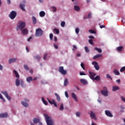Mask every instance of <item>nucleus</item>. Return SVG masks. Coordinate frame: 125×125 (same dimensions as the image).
Wrapping results in <instances>:
<instances>
[{"instance_id": "4d7b16f0", "label": "nucleus", "mask_w": 125, "mask_h": 125, "mask_svg": "<svg viewBox=\"0 0 125 125\" xmlns=\"http://www.w3.org/2000/svg\"><path fill=\"white\" fill-rule=\"evenodd\" d=\"M121 100H122V101H123V102L125 103V97L121 96Z\"/></svg>"}, {"instance_id": "a19ab883", "label": "nucleus", "mask_w": 125, "mask_h": 125, "mask_svg": "<svg viewBox=\"0 0 125 125\" xmlns=\"http://www.w3.org/2000/svg\"><path fill=\"white\" fill-rule=\"evenodd\" d=\"M89 32L91 34H96V32H95V31H94V30H93L92 29L89 30Z\"/></svg>"}, {"instance_id": "f704fd0d", "label": "nucleus", "mask_w": 125, "mask_h": 125, "mask_svg": "<svg viewBox=\"0 0 125 125\" xmlns=\"http://www.w3.org/2000/svg\"><path fill=\"white\" fill-rule=\"evenodd\" d=\"M47 55H48V54L46 53L44 54L43 57L44 60H46V59H47Z\"/></svg>"}, {"instance_id": "ddd939ff", "label": "nucleus", "mask_w": 125, "mask_h": 125, "mask_svg": "<svg viewBox=\"0 0 125 125\" xmlns=\"http://www.w3.org/2000/svg\"><path fill=\"white\" fill-rule=\"evenodd\" d=\"M21 33L23 35H28V33H29V31L27 28H24L22 29Z\"/></svg>"}, {"instance_id": "e433bc0d", "label": "nucleus", "mask_w": 125, "mask_h": 125, "mask_svg": "<svg viewBox=\"0 0 125 125\" xmlns=\"http://www.w3.org/2000/svg\"><path fill=\"white\" fill-rule=\"evenodd\" d=\"M53 31L56 32V34H57V35L59 34V29L57 28H54Z\"/></svg>"}, {"instance_id": "b1692460", "label": "nucleus", "mask_w": 125, "mask_h": 125, "mask_svg": "<svg viewBox=\"0 0 125 125\" xmlns=\"http://www.w3.org/2000/svg\"><path fill=\"white\" fill-rule=\"evenodd\" d=\"M123 48H124V47H123L122 46H120L116 48V50L118 52H120V51H122V50H123Z\"/></svg>"}, {"instance_id": "a211bd4d", "label": "nucleus", "mask_w": 125, "mask_h": 125, "mask_svg": "<svg viewBox=\"0 0 125 125\" xmlns=\"http://www.w3.org/2000/svg\"><path fill=\"white\" fill-rule=\"evenodd\" d=\"M71 96L74 100H76L77 102H78V99L77 98V95H76L75 93H71Z\"/></svg>"}, {"instance_id": "4c0bfd02", "label": "nucleus", "mask_w": 125, "mask_h": 125, "mask_svg": "<svg viewBox=\"0 0 125 125\" xmlns=\"http://www.w3.org/2000/svg\"><path fill=\"white\" fill-rule=\"evenodd\" d=\"M52 9L53 12H56V11H57V8H56V7L55 6H52Z\"/></svg>"}, {"instance_id": "680f3d73", "label": "nucleus", "mask_w": 125, "mask_h": 125, "mask_svg": "<svg viewBox=\"0 0 125 125\" xmlns=\"http://www.w3.org/2000/svg\"><path fill=\"white\" fill-rule=\"evenodd\" d=\"M24 81H22V80H21V86L23 87L24 86Z\"/></svg>"}, {"instance_id": "393cba45", "label": "nucleus", "mask_w": 125, "mask_h": 125, "mask_svg": "<svg viewBox=\"0 0 125 125\" xmlns=\"http://www.w3.org/2000/svg\"><path fill=\"white\" fill-rule=\"evenodd\" d=\"M16 86H19L20 85V80L19 79L16 80Z\"/></svg>"}, {"instance_id": "4468645a", "label": "nucleus", "mask_w": 125, "mask_h": 125, "mask_svg": "<svg viewBox=\"0 0 125 125\" xmlns=\"http://www.w3.org/2000/svg\"><path fill=\"white\" fill-rule=\"evenodd\" d=\"M80 83L85 85L87 84V83H88L87 81L86 80L83 79H82L80 80Z\"/></svg>"}, {"instance_id": "6ab92c4d", "label": "nucleus", "mask_w": 125, "mask_h": 125, "mask_svg": "<svg viewBox=\"0 0 125 125\" xmlns=\"http://www.w3.org/2000/svg\"><path fill=\"white\" fill-rule=\"evenodd\" d=\"M7 113H4L0 114V118H7Z\"/></svg>"}, {"instance_id": "dca6fc26", "label": "nucleus", "mask_w": 125, "mask_h": 125, "mask_svg": "<svg viewBox=\"0 0 125 125\" xmlns=\"http://www.w3.org/2000/svg\"><path fill=\"white\" fill-rule=\"evenodd\" d=\"M20 7L22 11H26V10L25 9V4L21 3L20 4Z\"/></svg>"}, {"instance_id": "c03bdc74", "label": "nucleus", "mask_w": 125, "mask_h": 125, "mask_svg": "<svg viewBox=\"0 0 125 125\" xmlns=\"http://www.w3.org/2000/svg\"><path fill=\"white\" fill-rule=\"evenodd\" d=\"M53 101H55L54 100H52V101H51L49 100V99H48V102L51 105H52L53 104Z\"/></svg>"}, {"instance_id": "7ed1b4c3", "label": "nucleus", "mask_w": 125, "mask_h": 125, "mask_svg": "<svg viewBox=\"0 0 125 125\" xmlns=\"http://www.w3.org/2000/svg\"><path fill=\"white\" fill-rule=\"evenodd\" d=\"M43 33V31H42L41 28H38L36 29L35 36L36 37H41V36H42Z\"/></svg>"}, {"instance_id": "09e8293b", "label": "nucleus", "mask_w": 125, "mask_h": 125, "mask_svg": "<svg viewBox=\"0 0 125 125\" xmlns=\"http://www.w3.org/2000/svg\"><path fill=\"white\" fill-rule=\"evenodd\" d=\"M61 25L62 27H65V21H62Z\"/></svg>"}, {"instance_id": "473e14b6", "label": "nucleus", "mask_w": 125, "mask_h": 125, "mask_svg": "<svg viewBox=\"0 0 125 125\" xmlns=\"http://www.w3.org/2000/svg\"><path fill=\"white\" fill-rule=\"evenodd\" d=\"M42 100L43 103V104H44V105H47L48 104V103H47V102H46V101L44 100V99L43 98V97L42 98Z\"/></svg>"}, {"instance_id": "a878e982", "label": "nucleus", "mask_w": 125, "mask_h": 125, "mask_svg": "<svg viewBox=\"0 0 125 125\" xmlns=\"http://www.w3.org/2000/svg\"><path fill=\"white\" fill-rule=\"evenodd\" d=\"M99 57H102V55L97 54L93 57V59H97V58H99Z\"/></svg>"}, {"instance_id": "f257e3e1", "label": "nucleus", "mask_w": 125, "mask_h": 125, "mask_svg": "<svg viewBox=\"0 0 125 125\" xmlns=\"http://www.w3.org/2000/svg\"><path fill=\"white\" fill-rule=\"evenodd\" d=\"M44 117L47 125H54V121L47 114H44Z\"/></svg>"}, {"instance_id": "2f4dec72", "label": "nucleus", "mask_w": 125, "mask_h": 125, "mask_svg": "<svg viewBox=\"0 0 125 125\" xmlns=\"http://www.w3.org/2000/svg\"><path fill=\"white\" fill-rule=\"evenodd\" d=\"M64 110V104H61L60 107V110L63 111Z\"/></svg>"}, {"instance_id": "6e6d98bb", "label": "nucleus", "mask_w": 125, "mask_h": 125, "mask_svg": "<svg viewBox=\"0 0 125 125\" xmlns=\"http://www.w3.org/2000/svg\"><path fill=\"white\" fill-rule=\"evenodd\" d=\"M80 76H85V75H86V74L83 72H81L80 73Z\"/></svg>"}, {"instance_id": "bb28decb", "label": "nucleus", "mask_w": 125, "mask_h": 125, "mask_svg": "<svg viewBox=\"0 0 125 125\" xmlns=\"http://www.w3.org/2000/svg\"><path fill=\"white\" fill-rule=\"evenodd\" d=\"M113 73L116 75V76H119L120 75V72H119V70L118 69H114L113 71Z\"/></svg>"}, {"instance_id": "052dcab7", "label": "nucleus", "mask_w": 125, "mask_h": 125, "mask_svg": "<svg viewBox=\"0 0 125 125\" xmlns=\"http://www.w3.org/2000/svg\"><path fill=\"white\" fill-rule=\"evenodd\" d=\"M54 47L56 49H58V46L57 45H56L55 44H54Z\"/></svg>"}, {"instance_id": "79ce46f5", "label": "nucleus", "mask_w": 125, "mask_h": 125, "mask_svg": "<svg viewBox=\"0 0 125 125\" xmlns=\"http://www.w3.org/2000/svg\"><path fill=\"white\" fill-rule=\"evenodd\" d=\"M125 70V66H123L122 67L121 69H120V72L122 73L123 72H124V71Z\"/></svg>"}, {"instance_id": "3c124183", "label": "nucleus", "mask_w": 125, "mask_h": 125, "mask_svg": "<svg viewBox=\"0 0 125 125\" xmlns=\"http://www.w3.org/2000/svg\"><path fill=\"white\" fill-rule=\"evenodd\" d=\"M85 50L86 52H89V49L87 46H85Z\"/></svg>"}, {"instance_id": "774afa93", "label": "nucleus", "mask_w": 125, "mask_h": 125, "mask_svg": "<svg viewBox=\"0 0 125 125\" xmlns=\"http://www.w3.org/2000/svg\"><path fill=\"white\" fill-rule=\"evenodd\" d=\"M89 39H94V37L92 36H89Z\"/></svg>"}, {"instance_id": "49530a36", "label": "nucleus", "mask_w": 125, "mask_h": 125, "mask_svg": "<svg viewBox=\"0 0 125 125\" xmlns=\"http://www.w3.org/2000/svg\"><path fill=\"white\" fill-rule=\"evenodd\" d=\"M49 37H50V39L51 40H52L53 39V34L52 33L50 34Z\"/></svg>"}, {"instance_id": "f03ea898", "label": "nucleus", "mask_w": 125, "mask_h": 125, "mask_svg": "<svg viewBox=\"0 0 125 125\" xmlns=\"http://www.w3.org/2000/svg\"><path fill=\"white\" fill-rule=\"evenodd\" d=\"M101 93L105 97L108 96V90H107V87L106 86L103 87V90H101Z\"/></svg>"}, {"instance_id": "37998d69", "label": "nucleus", "mask_w": 125, "mask_h": 125, "mask_svg": "<svg viewBox=\"0 0 125 125\" xmlns=\"http://www.w3.org/2000/svg\"><path fill=\"white\" fill-rule=\"evenodd\" d=\"M75 32L76 33V34H79V33H80V29H79V28H76L75 29Z\"/></svg>"}, {"instance_id": "72a5a7b5", "label": "nucleus", "mask_w": 125, "mask_h": 125, "mask_svg": "<svg viewBox=\"0 0 125 125\" xmlns=\"http://www.w3.org/2000/svg\"><path fill=\"white\" fill-rule=\"evenodd\" d=\"M91 18V13L88 14V17L85 16V19H90Z\"/></svg>"}, {"instance_id": "603ef678", "label": "nucleus", "mask_w": 125, "mask_h": 125, "mask_svg": "<svg viewBox=\"0 0 125 125\" xmlns=\"http://www.w3.org/2000/svg\"><path fill=\"white\" fill-rule=\"evenodd\" d=\"M0 99H1L4 102H5V100H4L3 97H2V95H1L0 94Z\"/></svg>"}, {"instance_id": "ea45409f", "label": "nucleus", "mask_w": 125, "mask_h": 125, "mask_svg": "<svg viewBox=\"0 0 125 125\" xmlns=\"http://www.w3.org/2000/svg\"><path fill=\"white\" fill-rule=\"evenodd\" d=\"M34 58L37 59V60H41V56H35Z\"/></svg>"}, {"instance_id": "f3484780", "label": "nucleus", "mask_w": 125, "mask_h": 125, "mask_svg": "<svg viewBox=\"0 0 125 125\" xmlns=\"http://www.w3.org/2000/svg\"><path fill=\"white\" fill-rule=\"evenodd\" d=\"M26 82L28 83H31V82H33V77H28L26 78Z\"/></svg>"}, {"instance_id": "c85d7f7f", "label": "nucleus", "mask_w": 125, "mask_h": 125, "mask_svg": "<svg viewBox=\"0 0 125 125\" xmlns=\"http://www.w3.org/2000/svg\"><path fill=\"white\" fill-rule=\"evenodd\" d=\"M32 21L34 24L37 23V19L35 17H32Z\"/></svg>"}, {"instance_id": "20e7f679", "label": "nucleus", "mask_w": 125, "mask_h": 125, "mask_svg": "<svg viewBox=\"0 0 125 125\" xmlns=\"http://www.w3.org/2000/svg\"><path fill=\"white\" fill-rule=\"evenodd\" d=\"M17 15V13H16L15 11H12L9 14V17L12 20H13L16 17Z\"/></svg>"}, {"instance_id": "a18cd8bd", "label": "nucleus", "mask_w": 125, "mask_h": 125, "mask_svg": "<svg viewBox=\"0 0 125 125\" xmlns=\"http://www.w3.org/2000/svg\"><path fill=\"white\" fill-rule=\"evenodd\" d=\"M24 68L25 70H26V71H28V70H29V67L26 64L24 65Z\"/></svg>"}, {"instance_id": "cd10ccee", "label": "nucleus", "mask_w": 125, "mask_h": 125, "mask_svg": "<svg viewBox=\"0 0 125 125\" xmlns=\"http://www.w3.org/2000/svg\"><path fill=\"white\" fill-rule=\"evenodd\" d=\"M93 81H97L98 82L99 81H100V77L99 76H96L93 79Z\"/></svg>"}, {"instance_id": "de8ad7c7", "label": "nucleus", "mask_w": 125, "mask_h": 125, "mask_svg": "<svg viewBox=\"0 0 125 125\" xmlns=\"http://www.w3.org/2000/svg\"><path fill=\"white\" fill-rule=\"evenodd\" d=\"M81 66L82 68H83V70H85V68H84V64L83 63H81Z\"/></svg>"}, {"instance_id": "423d86ee", "label": "nucleus", "mask_w": 125, "mask_h": 125, "mask_svg": "<svg viewBox=\"0 0 125 125\" xmlns=\"http://www.w3.org/2000/svg\"><path fill=\"white\" fill-rule=\"evenodd\" d=\"M25 27H26V23L24 22H21L18 26V28H19L21 30H23Z\"/></svg>"}, {"instance_id": "9b49d317", "label": "nucleus", "mask_w": 125, "mask_h": 125, "mask_svg": "<svg viewBox=\"0 0 125 125\" xmlns=\"http://www.w3.org/2000/svg\"><path fill=\"white\" fill-rule=\"evenodd\" d=\"M90 115V117L91 119H94V120H96V117H95V113L93 112V111H90V113H88Z\"/></svg>"}, {"instance_id": "5fc2aeb1", "label": "nucleus", "mask_w": 125, "mask_h": 125, "mask_svg": "<svg viewBox=\"0 0 125 125\" xmlns=\"http://www.w3.org/2000/svg\"><path fill=\"white\" fill-rule=\"evenodd\" d=\"M88 42L90 44H93V42L92 41V40H89Z\"/></svg>"}, {"instance_id": "c756f323", "label": "nucleus", "mask_w": 125, "mask_h": 125, "mask_svg": "<svg viewBox=\"0 0 125 125\" xmlns=\"http://www.w3.org/2000/svg\"><path fill=\"white\" fill-rule=\"evenodd\" d=\"M94 50L98 51V52H99V53H101L102 52V50L101 49L98 48L97 47L95 48Z\"/></svg>"}, {"instance_id": "2eb2a0df", "label": "nucleus", "mask_w": 125, "mask_h": 125, "mask_svg": "<svg viewBox=\"0 0 125 125\" xmlns=\"http://www.w3.org/2000/svg\"><path fill=\"white\" fill-rule=\"evenodd\" d=\"M17 61V59L16 58H12L9 60L8 62H9V64H11V63H14V62H15Z\"/></svg>"}, {"instance_id": "bf43d9fd", "label": "nucleus", "mask_w": 125, "mask_h": 125, "mask_svg": "<svg viewBox=\"0 0 125 125\" xmlns=\"http://www.w3.org/2000/svg\"><path fill=\"white\" fill-rule=\"evenodd\" d=\"M53 105L55 106V107H57V104H56V103L55 102V101H53Z\"/></svg>"}, {"instance_id": "c9c22d12", "label": "nucleus", "mask_w": 125, "mask_h": 125, "mask_svg": "<svg viewBox=\"0 0 125 125\" xmlns=\"http://www.w3.org/2000/svg\"><path fill=\"white\" fill-rule=\"evenodd\" d=\"M74 9L76 11H80V7L78 6H74Z\"/></svg>"}, {"instance_id": "4be33fe9", "label": "nucleus", "mask_w": 125, "mask_h": 125, "mask_svg": "<svg viewBox=\"0 0 125 125\" xmlns=\"http://www.w3.org/2000/svg\"><path fill=\"white\" fill-rule=\"evenodd\" d=\"M119 89H120V87H119L118 86H113L112 87L113 91H116L117 90H119Z\"/></svg>"}, {"instance_id": "9d476101", "label": "nucleus", "mask_w": 125, "mask_h": 125, "mask_svg": "<svg viewBox=\"0 0 125 125\" xmlns=\"http://www.w3.org/2000/svg\"><path fill=\"white\" fill-rule=\"evenodd\" d=\"M1 93L4 95V96H5V97L7 98V99H8V100H9V101H10V100H11V98L8 96V93H7V92L2 91Z\"/></svg>"}, {"instance_id": "39448f33", "label": "nucleus", "mask_w": 125, "mask_h": 125, "mask_svg": "<svg viewBox=\"0 0 125 125\" xmlns=\"http://www.w3.org/2000/svg\"><path fill=\"white\" fill-rule=\"evenodd\" d=\"M59 72L62 74V75H67V71L64 70V67L60 66L59 69Z\"/></svg>"}, {"instance_id": "69168bd1", "label": "nucleus", "mask_w": 125, "mask_h": 125, "mask_svg": "<svg viewBox=\"0 0 125 125\" xmlns=\"http://www.w3.org/2000/svg\"><path fill=\"white\" fill-rule=\"evenodd\" d=\"M54 41L55 42H57V37H55L54 38Z\"/></svg>"}, {"instance_id": "0eeeda50", "label": "nucleus", "mask_w": 125, "mask_h": 125, "mask_svg": "<svg viewBox=\"0 0 125 125\" xmlns=\"http://www.w3.org/2000/svg\"><path fill=\"white\" fill-rule=\"evenodd\" d=\"M92 65H94L95 70L98 71L99 70V65H98V62L93 61L92 62Z\"/></svg>"}, {"instance_id": "13d9d810", "label": "nucleus", "mask_w": 125, "mask_h": 125, "mask_svg": "<svg viewBox=\"0 0 125 125\" xmlns=\"http://www.w3.org/2000/svg\"><path fill=\"white\" fill-rule=\"evenodd\" d=\"M76 115L77 116V117H80V116H81V113L80 112H76Z\"/></svg>"}, {"instance_id": "e2e57ef3", "label": "nucleus", "mask_w": 125, "mask_h": 125, "mask_svg": "<svg viewBox=\"0 0 125 125\" xmlns=\"http://www.w3.org/2000/svg\"><path fill=\"white\" fill-rule=\"evenodd\" d=\"M99 25L101 29H103V28H105V25H100V24H99Z\"/></svg>"}, {"instance_id": "412c9836", "label": "nucleus", "mask_w": 125, "mask_h": 125, "mask_svg": "<svg viewBox=\"0 0 125 125\" xmlns=\"http://www.w3.org/2000/svg\"><path fill=\"white\" fill-rule=\"evenodd\" d=\"M54 95H55L57 98V101H58V102H60L61 99H60V96H59V95H58V94H57V93H55Z\"/></svg>"}, {"instance_id": "864d4df0", "label": "nucleus", "mask_w": 125, "mask_h": 125, "mask_svg": "<svg viewBox=\"0 0 125 125\" xmlns=\"http://www.w3.org/2000/svg\"><path fill=\"white\" fill-rule=\"evenodd\" d=\"M65 95L66 98H69V95L68 94V92L67 91L65 92Z\"/></svg>"}, {"instance_id": "8fccbe9b", "label": "nucleus", "mask_w": 125, "mask_h": 125, "mask_svg": "<svg viewBox=\"0 0 125 125\" xmlns=\"http://www.w3.org/2000/svg\"><path fill=\"white\" fill-rule=\"evenodd\" d=\"M106 77L107 79H110V80H112V77H111V76H110V75H109V74H106Z\"/></svg>"}, {"instance_id": "338daca9", "label": "nucleus", "mask_w": 125, "mask_h": 125, "mask_svg": "<svg viewBox=\"0 0 125 125\" xmlns=\"http://www.w3.org/2000/svg\"><path fill=\"white\" fill-rule=\"evenodd\" d=\"M26 50L27 52H29V48H28V47H26Z\"/></svg>"}, {"instance_id": "1a4fd4ad", "label": "nucleus", "mask_w": 125, "mask_h": 125, "mask_svg": "<svg viewBox=\"0 0 125 125\" xmlns=\"http://www.w3.org/2000/svg\"><path fill=\"white\" fill-rule=\"evenodd\" d=\"M25 102L22 101L21 104L24 107H28V106H29V104H28V102H29V101L28 99H25Z\"/></svg>"}, {"instance_id": "5701e85b", "label": "nucleus", "mask_w": 125, "mask_h": 125, "mask_svg": "<svg viewBox=\"0 0 125 125\" xmlns=\"http://www.w3.org/2000/svg\"><path fill=\"white\" fill-rule=\"evenodd\" d=\"M40 17H44L45 16V12L44 11H41L39 13Z\"/></svg>"}, {"instance_id": "6e6552de", "label": "nucleus", "mask_w": 125, "mask_h": 125, "mask_svg": "<svg viewBox=\"0 0 125 125\" xmlns=\"http://www.w3.org/2000/svg\"><path fill=\"white\" fill-rule=\"evenodd\" d=\"M89 77L90 78L91 80H92V81H93V80L94 79V78L95 77V76H96V74L94 72H92L91 71L89 72Z\"/></svg>"}, {"instance_id": "f8f14e48", "label": "nucleus", "mask_w": 125, "mask_h": 125, "mask_svg": "<svg viewBox=\"0 0 125 125\" xmlns=\"http://www.w3.org/2000/svg\"><path fill=\"white\" fill-rule=\"evenodd\" d=\"M105 115L107 117H109V118H113V114H112V113H111V112H110V111L105 110Z\"/></svg>"}, {"instance_id": "0e129e2a", "label": "nucleus", "mask_w": 125, "mask_h": 125, "mask_svg": "<svg viewBox=\"0 0 125 125\" xmlns=\"http://www.w3.org/2000/svg\"><path fill=\"white\" fill-rule=\"evenodd\" d=\"M7 2L8 4H10V3H11L10 0H7Z\"/></svg>"}, {"instance_id": "7c9ffc66", "label": "nucleus", "mask_w": 125, "mask_h": 125, "mask_svg": "<svg viewBox=\"0 0 125 125\" xmlns=\"http://www.w3.org/2000/svg\"><path fill=\"white\" fill-rule=\"evenodd\" d=\"M14 72L15 73V75L16 78H20V76L19 75V74H18V72L16 70H14Z\"/></svg>"}, {"instance_id": "aec40b11", "label": "nucleus", "mask_w": 125, "mask_h": 125, "mask_svg": "<svg viewBox=\"0 0 125 125\" xmlns=\"http://www.w3.org/2000/svg\"><path fill=\"white\" fill-rule=\"evenodd\" d=\"M33 121L34 124H38V123H40V120L39 119L35 118L33 119Z\"/></svg>"}, {"instance_id": "58836bf2", "label": "nucleus", "mask_w": 125, "mask_h": 125, "mask_svg": "<svg viewBox=\"0 0 125 125\" xmlns=\"http://www.w3.org/2000/svg\"><path fill=\"white\" fill-rule=\"evenodd\" d=\"M68 84V79H65L64 81V85L66 86Z\"/></svg>"}]
</instances>
